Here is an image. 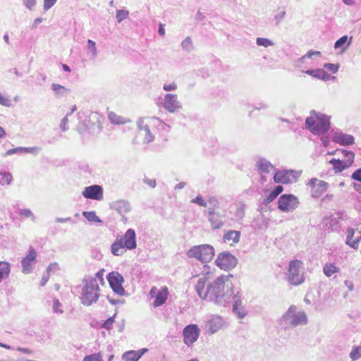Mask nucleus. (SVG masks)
<instances>
[{
  "mask_svg": "<svg viewBox=\"0 0 361 361\" xmlns=\"http://www.w3.org/2000/svg\"><path fill=\"white\" fill-rule=\"evenodd\" d=\"M306 128L314 135L326 133L330 128V117L314 111L310 112V116L305 121Z\"/></svg>",
  "mask_w": 361,
  "mask_h": 361,
  "instance_id": "f257e3e1",
  "label": "nucleus"
},
{
  "mask_svg": "<svg viewBox=\"0 0 361 361\" xmlns=\"http://www.w3.org/2000/svg\"><path fill=\"white\" fill-rule=\"evenodd\" d=\"M82 282L83 288L80 297L81 303L90 306L95 303L99 299V284L96 281V278H92L90 276H85Z\"/></svg>",
  "mask_w": 361,
  "mask_h": 361,
  "instance_id": "f03ea898",
  "label": "nucleus"
},
{
  "mask_svg": "<svg viewBox=\"0 0 361 361\" xmlns=\"http://www.w3.org/2000/svg\"><path fill=\"white\" fill-rule=\"evenodd\" d=\"M232 274L218 277L207 290V294L214 295L216 297L223 296L226 292H233V285L230 281Z\"/></svg>",
  "mask_w": 361,
  "mask_h": 361,
  "instance_id": "7ed1b4c3",
  "label": "nucleus"
},
{
  "mask_svg": "<svg viewBox=\"0 0 361 361\" xmlns=\"http://www.w3.org/2000/svg\"><path fill=\"white\" fill-rule=\"evenodd\" d=\"M341 158L332 159L329 163L333 165V169L336 173H339L349 168L354 161L355 154L353 152L345 149L338 150Z\"/></svg>",
  "mask_w": 361,
  "mask_h": 361,
  "instance_id": "20e7f679",
  "label": "nucleus"
},
{
  "mask_svg": "<svg viewBox=\"0 0 361 361\" xmlns=\"http://www.w3.org/2000/svg\"><path fill=\"white\" fill-rule=\"evenodd\" d=\"M302 262L294 259L290 262L288 267V281L293 286H298L305 281L303 272L301 271Z\"/></svg>",
  "mask_w": 361,
  "mask_h": 361,
  "instance_id": "39448f33",
  "label": "nucleus"
},
{
  "mask_svg": "<svg viewBox=\"0 0 361 361\" xmlns=\"http://www.w3.org/2000/svg\"><path fill=\"white\" fill-rule=\"evenodd\" d=\"M157 118H140L137 121L139 134L143 137L144 143H149L154 140V135L152 133L151 126Z\"/></svg>",
  "mask_w": 361,
  "mask_h": 361,
  "instance_id": "423d86ee",
  "label": "nucleus"
},
{
  "mask_svg": "<svg viewBox=\"0 0 361 361\" xmlns=\"http://www.w3.org/2000/svg\"><path fill=\"white\" fill-rule=\"evenodd\" d=\"M209 221L213 228H219L223 225L222 216L217 212L218 201L215 198H212L208 201Z\"/></svg>",
  "mask_w": 361,
  "mask_h": 361,
  "instance_id": "0eeeda50",
  "label": "nucleus"
},
{
  "mask_svg": "<svg viewBox=\"0 0 361 361\" xmlns=\"http://www.w3.org/2000/svg\"><path fill=\"white\" fill-rule=\"evenodd\" d=\"M237 258L232 254L224 252L220 253L216 259V264L221 269L228 271L236 267Z\"/></svg>",
  "mask_w": 361,
  "mask_h": 361,
  "instance_id": "6e6552de",
  "label": "nucleus"
},
{
  "mask_svg": "<svg viewBox=\"0 0 361 361\" xmlns=\"http://www.w3.org/2000/svg\"><path fill=\"white\" fill-rule=\"evenodd\" d=\"M299 204L298 199L293 195H281L278 201V208L283 212L293 211Z\"/></svg>",
  "mask_w": 361,
  "mask_h": 361,
  "instance_id": "1a4fd4ad",
  "label": "nucleus"
},
{
  "mask_svg": "<svg viewBox=\"0 0 361 361\" xmlns=\"http://www.w3.org/2000/svg\"><path fill=\"white\" fill-rule=\"evenodd\" d=\"M107 280L113 291L118 295H124L126 290L123 287V276L117 271H111L107 276Z\"/></svg>",
  "mask_w": 361,
  "mask_h": 361,
  "instance_id": "9d476101",
  "label": "nucleus"
},
{
  "mask_svg": "<svg viewBox=\"0 0 361 361\" xmlns=\"http://www.w3.org/2000/svg\"><path fill=\"white\" fill-rule=\"evenodd\" d=\"M310 193L313 197L322 196L328 189L329 184L316 178H312L307 183Z\"/></svg>",
  "mask_w": 361,
  "mask_h": 361,
  "instance_id": "9b49d317",
  "label": "nucleus"
},
{
  "mask_svg": "<svg viewBox=\"0 0 361 361\" xmlns=\"http://www.w3.org/2000/svg\"><path fill=\"white\" fill-rule=\"evenodd\" d=\"M163 107L169 113H174L183 108L176 94H166L162 102Z\"/></svg>",
  "mask_w": 361,
  "mask_h": 361,
  "instance_id": "f8f14e48",
  "label": "nucleus"
},
{
  "mask_svg": "<svg viewBox=\"0 0 361 361\" xmlns=\"http://www.w3.org/2000/svg\"><path fill=\"white\" fill-rule=\"evenodd\" d=\"M110 209L117 212L121 216L123 222L127 221L125 214L130 212L131 206L129 202L125 200H118L114 201L109 204Z\"/></svg>",
  "mask_w": 361,
  "mask_h": 361,
  "instance_id": "ddd939ff",
  "label": "nucleus"
},
{
  "mask_svg": "<svg viewBox=\"0 0 361 361\" xmlns=\"http://www.w3.org/2000/svg\"><path fill=\"white\" fill-rule=\"evenodd\" d=\"M37 252L32 247H30L28 253L21 260L22 272L28 274L32 271V265L36 263Z\"/></svg>",
  "mask_w": 361,
  "mask_h": 361,
  "instance_id": "4468645a",
  "label": "nucleus"
},
{
  "mask_svg": "<svg viewBox=\"0 0 361 361\" xmlns=\"http://www.w3.org/2000/svg\"><path fill=\"white\" fill-rule=\"evenodd\" d=\"M183 334L185 343L189 345L198 338L199 329L196 324H190L184 328Z\"/></svg>",
  "mask_w": 361,
  "mask_h": 361,
  "instance_id": "2eb2a0df",
  "label": "nucleus"
},
{
  "mask_svg": "<svg viewBox=\"0 0 361 361\" xmlns=\"http://www.w3.org/2000/svg\"><path fill=\"white\" fill-rule=\"evenodd\" d=\"M82 195L87 199L101 200L103 197V189L99 185H93L85 188Z\"/></svg>",
  "mask_w": 361,
  "mask_h": 361,
  "instance_id": "dca6fc26",
  "label": "nucleus"
},
{
  "mask_svg": "<svg viewBox=\"0 0 361 361\" xmlns=\"http://www.w3.org/2000/svg\"><path fill=\"white\" fill-rule=\"evenodd\" d=\"M286 317L290 320V323L294 325L305 324L307 317L303 312H299L295 314V307H291L289 308Z\"/></svg>",
  "mask_w": 361,
  "mask_h": 361,
  "instance_id": "f3484780",
  "label": "nucleus"
},
{
  "mask_svg": "<svg viewBox=\"0 0 361 361\" xmlns=\"http://www.w3.org/2000/svg\"><path fill=\"white\" fill-rule=\"evenodd\" d=\"M347 233L346 244L354 249H357L359 243L361 241V231L348 228Z\"/></svg>",
  "mask_w": 361,
  "mask_h": 361,
  "instance_id": "a211bd4d",
  "label": "nucleus"
},
{
  "mask_svg": "<svg viewBox=\"0 0 361 361\" xmlns=\"http://www.w3.org/2000/svg\"><path fill=\"white\" fill-rule=\"evenodd\" d=\"M295 178V174L293 171H277L274 176V182L276 183L288 184L291 183Z\"/></svg>",
  "mask_w": 361,
  "mask_h": 361,
  "instance_id": "6ab92c4d",
  "label": "nucleus"
},
{
  "mask_svg": "<svg viewBox=\"0 0 361 361\" xmlns=\"http://www.w3.org/2000/svg\"><path fill=\"white\" fill-rule=\"evenodd\" d=\"M121 239H123V245L128 250L135 249L137 246L135 231L132 228L128 229Z\"/></svg>",
  "mask_w": 361,
  "mask_h": 361,
  "instance_id": "aec40b11",
  "label": "nucleus"
},
{
  "mask_svg": "<svg viewBox=\"0 0 361 361\" xmlns=\"http://www.w3.org/2000/svg\"><path fill=\"white\" fill-rule=\"evenodd\" d=\"M333 141L341 145H350L354 143L355 139L350 135L343 133H336L333 138Z\"/></svg>",
  "mask_w": 361,
  "mask_h": 361,
  "instance_id": "412c9836",
  "label": "nucleus"
},
{
  "mask_svg": "<svg viewBox=\"0 0 361 361\" xmlns=\"http://www.w3.org/2000/svg\"><path fill=\"white\" fill-rule=\"evenodd\" d=\"M168 288L166 286L162 287L161 290L157 294L155 297V300L153 302V306L154 307H157L164 305L168 298Z\"/></svg>",
  "mask_w": 361,
  "mask_h": 361,
  "instance_id": "4be33fe9",
  "label": "nucleus"
},
{
  "mask_svg": "<svg viewBox=\"0 0 361 361\" xmlns=\"http://www.w3.org/2000/svg\"><path fill=\"white\" fill-rule=\"evenodd\" d=\"M203 245H195L191 247L187 252V255L190 258H196L200 262H203Z\"/></svg>",
  "mask_w": 361,
  "mask_h": 361,
  "instance_id": "5701e85b",
  "label": "nucleus"
},
{
  "mask_svg": "<svg viewBox=\"0 0 361 361\" xmlns=\"http://www.w3.org/2000/svg\"><path fill=\"white\" fill-rule=\"evenodd\" d=\"M240 233L237 231H229L224 235V241L230 245H233L238 243L240 240Z\"/></svg>",
  "mask_w": 361,
  "mask_h": 361,
  "instance_id": "b1692460",
  "label": "nucleus"
},
{
  "mask_svg": "<svg viewBox=\"0 0 361 361\" xmlns=\"http://www.w3.org/2000/svg\"><path fill=\"white\" fill-rule=\"evenodd\" d=\"M128 250L123 245V239L116 240L111 245V253L115 256H121Z\"/></svg>",
  "mask_w": 361,
  "mask_h": 361,
  "instance_id": "393cba45",
  "label": "nucleus"
},
{
  "mask_svg": "<svg viewBox=\"0 0 361 361\" xmlns=\"http://www.w3.org/2000/svg\"><path fill=\"white\" fill-rule=\"evenodd\" d=\"M51 89L54 91V95L57 98L65 97L71 92L69 89L56 83H53L51 86Z\"/></svg>",
  "mask_w": 361,
  "mask_h": 361,
  "instance_id": "a878e982",
  "label": "nucleus"
},
{
  "mask_svg": "<svg viewBox=\"0 0 361 361\" xmlns=\"http://www.w3.org/2000/svg\"><path fill=\"white\" fill-rule=\"evenodd\" d=\"M223 320L221 317H214L208 322L209 331L213 334L221 329Z\"/></svg>",
  "mask_w": 361,
  "mask_h": 361,
  "instance_id": "bb28decb",
  "label": "nucleus"
},
{
  "mask_svg": "<svg viewBox=\"0 0 361 361\" xmlns=\"http://www.w3.org/2000/svg\"><path fill=\"white\" fill-rule=\"evenodd\" d=\"M283 190V188L281 185H277L274 190H272L268 196H267L263 203L265 204H269L273 202Z\"/></svg>",
  "mask_w": 361,
  "mask_h": 361,
  "instance_id": "cd10ccee",
  "label": "nucleus"
},
{
  "mask_svg": "<svg viewBox=\"0 0 361 361\" xmlns=\"http://www.w3.org/2000/svg\"><path fill=\"white\" fill-rule=\"evenodd\" d=\"M257 167L261 173H269L274 169L273 165L265 159H260L257 164Z\"/></svg>",
  "mask_w": 361,
  "mask_h": 361,
  "instance_id": "c85d7f7f",
  "label": "nucleus"
},
{
  "mask_svg": "<svg viewBox=\"0 0 361 361\" xmlns=\"http://www.w3.org/2000/svg\"><path fill=\"white\" fill-rule=\"evenodd\" d=\"M10 264L6 262H0V283L4 279H6L10 273Z\"/></svg>",
  "mask_w": 361,
  "mask_h": 361,
  "instance_id": "c756f323",
  "label": "nucleus"
},
{
  "mask_svg": "<svg viewBox=\"0 0 361 361\" xmlns=\"http://www.w3.org/2000/svg\"><path fill=\"white\" fill-rule=\"evenodd\" d=\"M122 359L125 361H138L140 357L137 350H128L123 354Z\"/></svg>",
  "mask_w": 361,
  "mask_h": 361,
  "instance_id": "7c9ffc66",
  "label": "nucleus"
},
{
  "mask_svg": "<svg viewBox=\"0 0 361 361\" xmlns=\"http://www.w3.org/2000/svg\"><path fill=\"white\" fill-rule=\"evenodd\" d=\"M323 271L326 276L330 277L338 271V268L334 264L328 263L324 265Z\"/></svg>",
  "mask_w": 361,
  "mask_h": 361,
  "instance_id": "2f4dec72",
  "label": "nucleus"
},
{
  "mask_svg": "<svg viewBox=\"0 0 361 361\" xmlns=\"http://www.w3.org/2000/svg\"><path fill=\"white\" fill-rule=\"evenodd\" d=\"M83 216L87 219L89 221L91 222H99L102 223V221L97 216L96 212L94 211L92 212H83Z\"/></svg>",
  "mask_w": 361,
  "mask_h": 361,
  "instance_id": "473e14b6",
  "label": "nucleus"
},
{
  "mask_svg": "<svg viewBox=\"0 0 361 361\" xmlns=\"http://www.w3.org/2000/svg\"><path fill=\"white\" fill-rule=\"evenodd\" d=\"M13 180L12 175L8 172H0V184L9 185Z\"/></svg>",
  "mask_w": 361,
  "mask_h": 361,
  "instance_id": "72a5a7b5",
  "label": "nucleus"
},
{
  "mask_svg": "<svg viewBox=\"0 0 361 361\" xmlns=\"http://www.w3.org/2000/svg\"><path fill=\"white\" fill-rule=\"evenodd\" d=\"M129 11L126 9H120L116 11V18L118 23H121L123 20L128 18Z\"/></svg>",
  "mask_w": 361,
  "mask_h": 361,
  "instance_id": "f704fd0d",
  "label": "nucleus"
},
{
  "mask_svg": "<svg viewBox=\"0 0 361 361\" xmlns=\"http://www.w3.org/2000/svg\"><path fill=\"white\" fill-rule=\"evenodd\" d=\"M87 49L90 51L91 53V59H95L97 56V49L96 47V43L92 39L87 40Z\"/></svg>",
  "mask_w": 361,
  "mask_h": 361,
  "instance_id": "c9c22d12",
  "label": "nucleus"
},
{
  "mask_svg": "<svg viewBox=\"0 0 361 361\" xmlns=\"http://www.w3.org/2000/svg\"><path fill=\"white\" fill-rule=\"evenodd\" d=\"M181 47L186 51L190 52L193 49L192 39L190 37H187L182 41Z\"/></svg>",
  "mask_w": 361,
  "mask_h": 361,
  "instance_id": "e433bc0d",
  "label": "nucleus"
},
{
  "mask_svg": "<svg viewBox=\"0 0 361 361\" xmlns=\"http://www.w3.org/2000/svg\"><path fill=\"white\" fill-rule=\"evenodd\" d=\"M109 118L112 123L114 124H123L125 123L123 117L116 115V114L111 112L109 114Z\"/></svg>",
  "mask_w": 361,
  "mask_h": 361,
  "instance_id": "4c0bfd02",
  "label": "nucleus"
},
{
  "mask_svg": "<svg viewBox=\"0 0 361 361\" xmlns=\"http://www.w3.org/2000/svg\"><path fill=\"white\" fill-rule=\"evenodd\" d=\"M214 249L212 247L204 245V261H209L214 256Z\"/></svg>",
  "mask_w": 361,
  "mask_h": 361,
  "instance_id": "58836bf2",
  "label": "nucleus"
},
{
  "mask_svg": "<svg viewBox=\"0 0 361 361\" xmlns=\"http://www.w3.org/2000/svg\"><path fill=\"white\" fill-rule=\"evenodd\" d=\"M350 357L353 360H356L361 357V346L353 347L350 353Z\"/></svg>",
  "mask_w": 361,
  "mask_h": 361,
  "instance_id": "ea45409f",
  "label": "nucleus"
},
{
  "mask_svg": "<svg viewBox=\"0 0 361 361\" xmlns=\"http://www.w3.org/2000/svg\"><path fill=\"white\" fill-rule=\"evenodd\" d=\"M18 214L20 216L31 218L32 221L35 220V217L30 209H21L18 211Z\"/></svg>",
  "mask_w": 361,
  "mask_h": 361,
  "instance_id": "a19ab883",
  "label": "nucleus"
},
{
  "mask_svg": "<svg viewBox=\"0 0 361 361\" xmlns=\"http://www.w3.org/2000/svg\"><path fill=\"white\" fill-rule=\"evenodd\" d=\"M83 361H103V359L101 353H98L85 356Z\"/></svg>",
  "mask_w": 361,
  "mask_h": 361,
  "instance_id": "79ce46f5",
  "label": "nucleus"
},
{
  "mask_svg": "<svg viewBox=\"0 0 361 361\" xmlns=\"http://www.w3.org/2000/svg\"><path fill=\"white\" fill-rule=\"evenodd\" d=\"M62 305L59 300L54 298L53 300V311L54 313L62 314L63 310L61 309Z\"/></svg>",
  "mask_w": 361,
  "mask_h": 361,
  "instance_id": "37998d69",
  "label": "nucleus"
},
{
  "mask_svg": "<svg viewBox=\"0 0 361 361\" xmlns=\"http://www.w3.org/2000/svg\"><path fill=\"white\" fill-rule=\"evenodd\" d=\"M116 314L108 318L102 325V328L106 329V330H110L112 329L113 323L114 322V318Z\"/></svg>",
  "mask_w": 361,
  "mask_h": 361,
  "instance_id": "c03bdc74",
  "label": "nucleus"
},
{
  "mask_svg": "<svg viewBox=\"0 0 361 361\" xmlns=\"http://www.w3.org/2000/svg\"><path fill=\"white\" fill-rule=\"evenodd\" d=\"M257 44L259 46H263L265 47L271 46L273 44L272 42L269 39H268L267 38H262V37H259L257 39Z\"/></svg>",
  "mask_w": 361,
  "mask_h": 361,
  "instance_id": "a18cd8bd",
  "label": "nucleus"
},
{
  "mask_svg": "<svg viewBox=\"0 0 361 361\" xmlns=\"http://www.w3.org/2000/svg\"><path fill=\"white\" fill-rule=\"evenodd\" d=\"M306 73L314 77L321 78L324 75V71L322 69L317 70H308L306 71Z\"/></svg>",
  "mask_w": 361,
  "mask_h": 361,
  "instance_id": "49530a36",
  "label": "nucleus"
},
{
  "mask_svg": "<svg viewBox=\"0 0 361 361\" xmlns=\"http://www.w3.org/2000/svg\"><path fill=\"white\" fill-rule=\"evenodd\" d=\"M0 104L4 106L9 107L12 104L11 99L8 97L3 95L0 92Z\"/></svg>",
  "mask_w": 361,
  "mask_h": 361,
  "instance_id": "de8ad7c7",
  "label": "nucleus"
},
{
  "mask_svg": "<svg viewBox=\"0 0 361 361\" xmlns=\"http://www.w3.org/2000/svg\"><path fill=\"white\" fill-rule=\"evenodd\" d=\"M23 5L29 10H32L36 6V0H23Z\"/></svg>",
  "mask_w": 361,
  "mask_h": 361,
  "instance_id": "09e8293b",
  "label": "nucleus"
},
{
  "mask_svg": "<svg viewBox=\"0 0 361 361\" xmlns=\"http://www.w3.org/2000/svg\"><path fill=\"white\" fill-rule=\"evenodd\" d=\"M347 40H348V37L345 35L343 36L342 37H341L339 39H338L336 42V43L334 44V48L338 49V48L343 47L347 42Z\"/></svg>",
  "mask_w": 361,
  "mask_h": 361,
  "instance_id": "8fccbe9b",
  "label": "nucleus"
},
{
  "mask_svg": "<svg viewBox=\"0 0 361 361\" xmlns=\"http://www.w3.org/2000/svg\"><path fill=\"white\" fill-rule=\"evenodd\" d=\"M195 290L200 296V298H202V291H203V281L202 279H200L198 280L197 284L195 286Z\"/></svg>",
  "mask_w": 361,
  "mask_h": 361,
  "instance_id": "3c124183",
  "label": "nucleus"
},
{
  "mask_svg": "<svg viewBox=\"0 0 361 361\" xmlns=\"http://www.w3.org/2000/svg\"><path fill=\"white\" fill-rule=\"evenodd\" d=\"M177 85L176 82H171L170 84H164V86H163V89L164 90L166 91V92H169V91H174L176 90H177Z\"/></svg>",
  "mask_w": 361,
  "mask_h": 361,
  "instance_id": "603ef678",
  "label": "nucleus"
},
{
  "mask_svg": "<svg viewBox=\"0 0 361 361\" xmlns=\"http://www.w3.org/2000/svg\"><path fill=\"white\" fill-rule=\"evenodd\" d=\"M104 272V270L102 269V270L99 271L97 273H96L94 276H90V275H89V276L92 278H96V281L97 283H98V281H99L101 283H104V279H103Z\"/></svg>",
  "mask_w": 361,
  "mask_h": 361,
  "instance_id": "864d4df0",
  "label": "nucleus"
},
{
  "mask_svg": "<svg viewBox=\"0 0 361 361\" xmlns=\"http://www.w3.org/2000/svg\"><path fill=\"white\" fill-rule=\"evenodd\" d=\"M57 0H44V10L48 11L50 9L56 2Z\"/></svg>",
  "mask_w": 361,
  "mask_h": 361,
  "instance_id": "5fc2aeb1",
  "label": "nucleus"
},
{
  "mask_svg": "<svg viewBox=\"0 0 361 361\" xmlns=\"http://www.w3.org/2000/svg\"><path fill=\"white\" fill-rule=\"evenodd\" d=\"M39 148L37 147H23V152H27V153H31V154H38V152H39Z\"/></svg>",
  "mask_w": 361,
  "mask_h": 361,
  "instance_id": "6e6d98bb",
  "label": "nucleus"
},
{
  "mask_svg": "<svg viewBox=\"0 0 361 361\" xmlns=\"http://www.w3.org/2000/svg\"><path fill=\"white\" fill-rule=\"evenodd\" d=\"M68 114H67L66 115V116L62 119V121L61 122L60 128L63 131H66L68 130V128L66 127V125L68 122Z\"/></svg>",
  "mask_w": 361,
  "mask_h": 361,
  "instance_id": "4d7b16f0",
  "label": "nucleus"
},
{
  "mask_svg": "<svg viewBox=\"0 0 361 361\" xmlns=\"http://www.w3.org/2000/svg\"><path fill=\"white\" fill-rule=\"evenodd\" d=\"M353 179L361 182V169L356 170L352 175Z\"/></svg>",
  "mask_w": 361,
  "mask_h": 361,
  "instance_id": "13d9d810",
  "label": "nucleus"
},
{
  "mask_svg": "<svg viewBox=\"0 0 361 361\" xmlns=\"http://www.w3.org/2000/svg\"><path fill=\"white\" fill-rule=\"evenodd\" d=\"M55 221L57 223H66V222H72L73 224L74 223V221L72 220V219L71 217H67V218L58 217L55 219Z\"/></svg>",
  "mask_w": 361,
  "mask_h": 361,
  "instance_id": "bf43d9fd",
  "label": "nucleus"
},
{
  "mask_svg": "<svg viewBox=\"0 0 361 361\" xmlns=\"http://www.w3.org/2000/svg\"><path fill=\"white\" fill-rule=\"evenodd\" d=\"M23 152V147H17V148H13V149H8L6 153V155H11V154H13L16 152Z\"/></svg>",
  "mask_w": 361,
  "mask_h": 361,
  "instance_id": "052dcab7",
  "label": "nucleus"
},
{
  "mask_svg": "<svg viewBox=\"0 0 361 361\" xmlns=\"http://www.w3.org/2000/svg\"><path fill=\"white\" fill-rule=\"evenodd\" d=\"M144 182L152 188L156 187V180L154 179L145 178Z\"/></svg>",
  "mask_w": 361,
  "mask_h": 361,
  "instance_id": "680f3d73",
  "label": "nucleus"
},
{
  "mask_svg": "<svg viewBox=\"0 0 361 361\" xmlns=\"http://www.w3.org/2000/svg\"><path fill=\"white\" fill-rule=\"evenodd\" d=\"M238 307H239V306H238L237 304H235V305H234V306H233V310H234L235 312H237V313H238V314L239 317L243 318V317L245 315V313L243 311V312H241V310H238Z\"/></svg>",
  "mask_w": 361,
  "mask_h": 361,
  "instance_id": "e2e57ef3",
  "label": "nucleus"
},
{
  "mask_svg": "<svg viewBox=\"0 0 361 361\" xmlns=\"http://www.w3.org/2000/svg\"><path fill=\"white\" fill-rule=\"evenodd\" d=\"M238 307H239V306H238L237 304H235V305H234V306H233V310H234L235 312H237V313H238V314L239 317L243 318V317L245 315V313L243 311V312H241V310H238Z\"/></svg>",
  "mask_w": 361,
  "mask_h": 361,
  "instance_id": "0e129e2a",
  "label": "nucleus"
},
{
  "mask_svg": "<svg viewBox=\"0 0 361 361\" xmlns=\"http://www.w3.org/2000/svg\"><path fill=\"white\" fill-rule=\"evenodd\" d=\"M192 202L200 206H203V198L201 196H197L195 199H193Z\"/></svg>",
  "mask_w": 361,
  "mask_h": 361,
  "instance_id": "69168bd1",
  "label": "nucleus"
},
{
  "mask_svg": "<svg viewBox=\"0 0 361 361\" xmlns=\"http://www.w3.org/2000/svg\"><path fill=\"white\" fill-rule=\"evenodd\" d=\"M49 278V273L47 274V275H44L41 279L40 285L42 286H44L48 281Z\"/></svg>",
  "mask_w": 361,
  "mask_h": 361,
  "instance_id": "338daca9",
  "label": "nucleus"
},
{
  "mask_svg": "<svg viewBox=\"0 0 361 361\" xmlns=\"http://www.w3.org/2000/svg\"><path fill=\"white\" fill-rule=\"evenodd\" d=\"M42 21H43V18H37L35 20V21H34V23H33V24L32 25V28H33V29L36 28L37 27L38 24L42 23Z\"/></svg>",
  "mask_w": 361,
  "mask_h": 361,
  "instance_id": "774afa93",
  "label": "nucleus"
}]
</instances>
